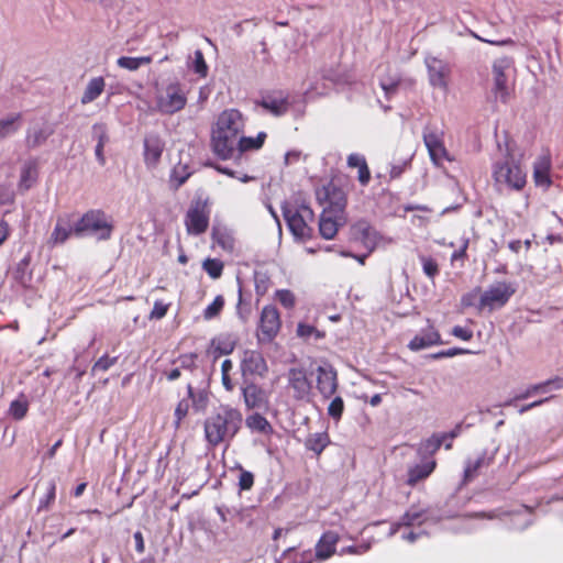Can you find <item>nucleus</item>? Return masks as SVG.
I'll use <instances>...</instances> for the list:
<instances>
[{
	"mask_svg": "<svg viewBox=\"0 0 563 563\" xmlns=\"http://www.w3.org/2000/svg\"><path fill=\"white\" fill-rule=\"evenodd\" d=\"M13 191L9 187L0 185V206L10 205L13 202Z\"/></svg>",
	"mask_w": 563,
	"mask_h": 563,
	"instance_id": "obj_63",
	"label": "nucleus"
},
{
	"mask_svg": "<svg viewBox=\"0 0 563 563\" xmlns=\"http://www.w3.org/2000/svg\"><path fill=\"white\" fill-rule=\"evenodd\" d=\"M283 214L288 229L297 240L309 239L312 228L309 222L313 221V211L309 206L301 205L299 208L283 207Z\"/></svg>",
	"mask_w": 563,
	"mask_h": 563,
	"instance_id": "obj_5",
	"label": "nucleus"
},
{
	"mask_svg": "<svg viewBox=\"0 0 563 563\" xmlns=\"http://www.w3.org/2000/svg\"><path fill=\"white\" fill-rule=\"evenodd\" d=\"M187 97L178 82L169 84L156 97V108L163 114H174L185 108Z\"/></svg>",
	"mask_w": 563,
	"mask_h": 563,
	"instance_id": "obj_9",
	"label": "nucleus"
},
{
	"mask_svg": "<svg viewBox=\"0 0 563 563\" xmlns=\"http://www.w3.org/2000/svg\"><path fill=\"white\" fill-rule=\"evenodd\" d=\"M165 142L158 134L151 133L144 137V163L147 168H154L161 161Z\"/></svg>",
	"mask_w": 563,
	"mask_h": 563,
	"instance_id": "obj_19",
	"label": "nucleus"
},
{
	"mask_svg": "<svg viewBox=\"0 0 563 563\" xmlns=\"http://www.w3.org/2000/svg\"><path fill=\"white\" fill-rule=\"evenodd\" d=\"M423 142L429 152L431 161L441 165L443 159H449L448 151L444 147L442 135L427 126L423 131Z\"/></svg>",
	"mask_w": 563,
	"mask_h": 563,
	"instance_id": "obj_17",
	"label": "nucleus"
},
{
	"mask_svg": "<svg viewBox=\"0 0 563 563\" xmlns=\"http://www.w3.org/2000/svg\"><path fill=\"white\" fill-rule=\"evenodd\" d=\"M202 267L212 279L219 278L223 272V263L218 258L205 260Z\"/></svg>",
	"mask_w": 563,
	"mask_h": 563,
	"instance_id": "obj_46",
	"label": "nucleus"
},
{
	"mask_svg": "<svg viewBox=\"0 0 563 563\" xmlns=\"http://www.w3.org/2000/svg\"><path fill=\"white\" fill-rule=\"evenodd\" d=\"M400 84V78H380L379 79V86L380 88L384 90L385 92V97L387 99H390L396 92H397V89H398V86Z\"/></svg>",
	"mask_w": 563,
	"mask_h": 563,
	"instance_id": "obj_52",
	"label": "nucleus"
},
{
	"mask_svg": "<svg viewBox=\"0 0 563 563\" xmlns=\"http://www.w3.org/2000/svg\"><path fill=\"white\" fill-rule=\"evenodd\" d=\"M551 159L549 155H541L533 164V180L536 186L549 188L552 184L550 177Z\"/></svg>",
	"mask_w": 563,
	"mask_h": 563,
	"instance_id": "obj_29",
	"label": "nucleus"
},
{
	"mask_svg": "<svg viewBox=\"0 0 563 563\" xmlns=\"http://www.w3.org/2000/svg\"><path fill=\"white\" fill-rule=\"evenodd\" d=\"M271 277L264 271H255L254 272V285L255 292L257 297H263L271 287Z\"/></svg>",
	"mask_w": 563,
	"mask_h": 563,
	"instance_id": "obj_39",
	"label": "nucleus"
},
{
	"mask_svg": "<svg viewBox=\"0 0 563 563\" xmlns=\"http://www.w3.org/2000/svg\"><path fill=\"white\" fill-rule=\"evenodd\" d=\"M277 300L287 309H290L295 306V296L288 289H279L276 291Z\"/></svg>",
	"mask_w": 563,
	"mask_h": 563,
	"instance_id": "obj_57",
	"label": "nucleus"
},
{
	"mask_svg": "<svg viewBox=\"0 0 563 563\" xmlns=\"http://www.w3.org/2000/svg\"><path fill=\"white\" fill-rule=\"evenodd\" d=\"M52 134L53 130L46 124L30 128L26 132L25 144L29 148H36L44 144Z\"/></svg>",
	"mask_w": 563,
	"mask_h": 563,
	"instance_id": "obj_31",
	"label": "nucleus"
},
{
	"mask_svg": "<svg viewBox=\"0 0 563 563\" xmlns=\"http://www.w3.org/2000/svg\"><path fill=\"white\" fill-rule=\"evenodd\" d=\"M451 333L455 338H459L463 341H470L473 339V331L471 329L463 328L461 325L453 327Z\"/></svg>",
	"mask_w": 563,
	"mask_h": 563,
	"instance_id": "obj_62",
	"label": "nucleus"
},
{
	"mask_svg": "<svg viewBox=\"0 0 563 563\" xmlns=\"http://www.w3.org/2000/svg\"><path fill=\"white\" fill-rule=\"evenodd\" d=\"M316 387L324 399L331 398L338 390V372L331 364L320 365L316 369Z\"/></svg>",
	"mask_w": 563,
	"mask_h": 563,
	"instance_id": "obj_15",
	"label": "nucleus"
},
{
	"mask_svg": "<svg viewBox=\"0 0 563 563\" xmlns=\"http://www.w3.org/2000/svg\"><path fill=\"white\" fill-rule=\"evenodd\" d=\"M32 252L27 251L24 256L12 268V277L23 288H30L33 280L31 268Z\"/></svg>",
	"mask_w": 563,
	"mask_h": 563,
	"instance_id": "obj_24",
	"label": "nucleus"
},
{
	"mask_svg": "<svg viewBox=\"0 0 563 563\" xmlns=\"http://www.w3.org/2000/svg\"><path fill=\"white\" fill-rule=\"evenodd\" d=\"M242 395L249 409L264 408L268 404L266 391L253 382L244 380Z\"/></svg>",
	"mask_w": 563,
	"mask_h": 563,
	"instance_id": "obj_21",
	"label": "nucleus"
},
{
	"mask_svg": "<svg viewBox=\"0 0 563 563\" xmlns=\"http://www.w3.org/2000/svg\"><path fill=\"white\" fill-rule=\"evenodd\" d=\"M113 224L104 211L91 209L84 213L75 223V236H96L98 241H107L111 238Z\"/></svg>",
	"mask_w": 563,
	"mask_h": 563,
	"instance_id": "obj_4",
	"label": "nucleus"
},
{
	"mask_svg": "<svg viewBox=\"0 0 563 563\" xmlns=\"http://www.w3.org/2000/svg\"><path fill=\"white\" fill-rule=\"evenodd\" d=\"M91 135H92V139L97 142L96 147H95L96 158H97L98 163L100 164V166H104L107 161H106V156L103 153V147L110 141L107 124L103 122L95 123L91 128Z\"/></svg>",
	"mask_w": 563,
	"mask_h": 563,
	"instance_id": "obj_27",
	"label": "nucleus"
},
{
	"mask_svg": "<svg viewBox=\"0 0 563 563\" xmlns=\"http://www.w3.org/2000/svg\"><path fill=\"white\" fill-rule=\"evenodd\" d=\"M240 369L244 380H247V376L264 377L268 372V366L260 351L245 350L241 358Z\"/></svg>",
	"mask_w": 563,
	"mask_h": 563,
	"instance_id": "obj_14",
	"label": "nucleus"
},
{
	"mask_svg": "<svg viewBox=\"0 0 563 563\" xmlns=\"http://www.w3.org/2000/svg\"><path fill=\"white\" fill-rule=\"evenodd\" d=\"M312 333H316L317 336H320V333L318 332V330L312 327V325H309V324H305V323H299L298 327H297V334L298 336L300 338H309Z\"/></svg>",
	"mask_w": 563,
	"mask_h": 563,
	"instance_id": "obj_64",
	"label": "nucleus"
},
{
	"mask_svg": "<svg viewBox=\"0 0 563 563\" xmlns=\"http://www.w3.org/2000/svg\"><path fill=\"white\" fill-rule=\"evenodd\" d=\"M118 362V357H109L108 355H102L92 366V372H107L111 366H113Z\"/></svg>",
	"mask_w": 563,
	"mask_h": 563,
	"instance_id": "obj_55",
	"label": "nucleus"
},
{
	"mask_svg": "<svg viewBox=\"0 0 563 563\" xmlns=\"http://www.w3.org/2000/svg\"><path fill=\"white\" fill-rule=\"evenodd\" d=\"M512 60L508 57L498 58L493 64V93L495 99L507 102L510 96V87L508 85V71L511 68Z\"/></svg>",
	"mask_w": 563,
	"mask_h": 563,
	"instance_id": "obj_11",
	"label": "nucleus"
},
{
	"mask_svg": "<svg viewBox=\"0 0 563 563\" xmlns=\"http://www.w3.org/2000/svg\"><path fill=\"white\" fill-rule=\"evenodd\" d=\"M188 411H189L188 399H181L177 404L175 412H174V417H175L174 424H175L176 429H178L180 427V423H181L183 419L188 415Z\"/></svg>",
	"mask_w": 563,
	"mask_h": 563,
	"instance_id": "obj_54",
	"label": "nucleus"
},
{
	"mask_svg": "<svg viewBox=\"0 0 563 563\" xmlns=\"http://www.w3.org/2000/svg\"><path fill=\"white\" fill-rule=\"evenodd\" d=\"M498 449L484 450L476 457H468L465 461V467L463 472V483L467 484L475 479L483 470L488 468L496 456Z\"/></svg>",
	"mask_w": 563,
	"mask_h": 563,
	"instance_id": "obj_16",
	"label": "nucleus"
},
{
	"mask_svg": "<svg viewBox=\"0 0 563 563\" xmlns=\"http://www.w3.org/2000/svg\"><path fill=\"white\" fill-rule=\"evenodd\" d=\"M435 461L431 460L422 464H417L408 470L407 484L411 487L416 486L419 482L428 478L435 468Z\"/></svg>",
	"mask_w": 563,
	"mask_h": 563,
	"instance_id": "obj_30",
	"label": "nucleus"
},
{
	"mask_svg": "<svg viewBox=\"0 0 563 563\" xmlns=\"http://www.w3.org/2000/svg\"><path fill=\"white\" fill-rule=\"evenodd\" d=\"M287 389L297 401H310L312 382L303 367H290L287 372Z\"/></svg>",
	"mask_w": 563,
	"mask_h": 563,
	"instance_id": "obj_10",
	"label": "nucleus"
},
{
	"mask_svg": "<svg viewBox=\"0 0 563 563\" xmlns=\"http://www.w3.org/2000/svg\"><path fill=\"white\" fill-rule=\"evenodd\" d=\"M516 292V287L511 283L497 282L490 285L481 296L478 309H488L493 311L507 305L509 299Z\"/></svg>",
	"mask_w": 563,
	"mask_h": 563,
	"instance_id": "obj_6",
	"label": "nucleus"
},
{
	"mask_svg": "<svg viewBox=\"0 0 563 563\" xmlns=\"http://www.w3.org/2000/svg\"><path fill=\"white\" fill-rule=\"evenodd\" d=\"M429 82L433 88L448 90L451 67L449 63L434 56L426 57Z\"/></svg>",
	"mask_w": 563,
	"mask_h": 563,
	"instance_id": "obj_13",
	"label": "nucleus"
},
{
	"mask_svg": "<svg viewBox=\"0 0 563 563\" xmlns=\"http://www.w3.org/2000/svg\"><path fill=\"white\" fill-rule=\"evenodd\" d=\"M316 198L322 210H331L334 213H344L346 207V192L344 189L335 184L333 180L327 185L317 188Z\"/></svg>",
	"mask_w": 563,
	"mask_h": 563,
	"instance_id": "obj_8",
	"label": "nucleus"
},
{
	"mask_svg": "<svg viewBox=\"0 0 563 563\" xmlns=\"http://www.w3.org/2000/svg\"><path fill=\"white\" fill-rule=\"evenodd\" d=\"M563 388V377H554L543 383L529 386L525 391L516 395L505 402V406H514L517 400H523L538 393H547L550 389Z\"/></svg>",
	"mask_w": 563,
	"mask_h": 563,
	"instance_id": "obj_26",
	"label": "nucleus"
},
{
	"mask_svg": "<svg viewBox=\"0 0 563 563\" xmlns=\"http://www.w3.org/2000/svg\"><path fill=\"white\" fill-rule=\"evenodd\" d=\"M75 223L74 214L65 213L59 216L48 243L51 245L64 244L71 235H75Z\"/></svg>",
	"mask_w": 563,
	"mask_h": 563,
	"instance_id": "obj_18",
	"label": "nucleus"
},
{
	"mask_svg": "<svg viewBox=\"0 0 563 563\" xmlns=\"http://www.w3.org/2000/svg\"><path fill=\"white\" fill-rule=\"evenodd\" d=\"M351 239L361 242L372 251L377 243L378 234L374 228L362 220L351 227Z\"/></svg>",
	"mask_w": 563,
	"mask_h": 563,
	"instance_id": "obj_22",
	"label": "nucleus"
},
{
	"mask_svg": "<svg viewBox=\"0 0 563 563\" xmlns=\"http://www.w3.org/2000/svg\"><path fill=\"white\" fill-rule=\"evenodd\" d=\"M56 497V483L54 479H51L47 483L46 494L38 501L37 510H47L51 505L54 503Z\"/></svg>",
	"mask_w": 563,
	"mask_h": 563,
	"instance_id": "obj_45",
	"label": "nucleus"
},
{
	"mask_svg": "<svg viewBox=\"0 0 563 563\" xmlns=\"http://www.w3.org/2000/svg\"><path fill=\"white\" fill-rule=\"evenodd\" d=\"M329 442V435L325 432L313 433L307 438L306 448L320 455Z\"/></svg>",
	"mask_w": 563,
	"mask_h": 563,
	"instance_id": "obj_37",
	"label": "nucleus"
},
{
	"mask_svg": "<svg viewBox=\"0 0 563 563\" xmlns=\"http://www.w3.org/2000/svg\"><path fill=\"white\" fill-rule=\"evenodd\" d=\"M282 321L276 307L265 306L261 312L257 338L260 342H271L278 334Z\"/></svg>",
	"mask_w": 563,
	"mask_h": 563,
	"instance_id": "obj_12",
	"label": "nucleus"
},
{
	"mask_svg": "<svg viewBox=\"0 0 563 563\" xmlns=\"http://www.w3.org/2000/svg\"><path fill=\"white\" fill-rule=\"evenodd\" d=\"M36 167L33 163H27L23 166L21 172L20 187L25 190L30 189L32 184L36 180Z\"/></svg>",
	"mask_w": 563,
	"mask_h": 563,
	"instance_id": "obj_40",
	"label": "nucleus"
},
{
	"mask_svg": "<svg viewBox=\"0 0 563 563\" xmlns=\"http://www.w3.org/2000/svg\"><path fill=\"white\" fill-rule=\"evenodd\" d=\"M168 311V305L157 300L154 302V307L150 313V319L159 320L166 316Z\"/></svg>",
	"mask_w": 563,
	"mask_h": 563,
	"instance_id": "obj_58",
	"label": "nucleus"
},
{
	"mask_svg": "<svg viewBox=\"0 0 563 563\" xmlns=\"http://www.w3.org/2000/svg\"><path fill=\"white\" fill-rule=\"evenodd\" d=\"M242 426V415L230 406H220L205 421V435L208 443L217 446L230 441Z\"/></svg>",
	"mask_w": 563,
	"mask_h": 563,
	"instance_id": "obj_3",
	"label": "nucleus"
},
{
	"mask_svg": "<svg viewBox=\"0 0 563 563\" xmlns=\"http://www.w3.org/2000/svg\"><path fill=\"white\" fill-rule=\"evenodd\" d=\"M233 368V363L231 360L227 358L221 364V379L222 385L228 391H232L234 389V384L230 377V372Z\"/></svg>",
	"mask_w": 563,
	"mask_h": 563,
	"instance_id": "obj_49",
	"label": "nucleus"
},
{
	"mask_svg": "<svg viewBox=\"0 0 563 563\" xmlns=\"http://www.w3.org/2000/svg\"><path fill=\"white\" fill-rule=\"evenodd\" d=\"M29 410L26 400L15 399L11 402L9 412L15 420L23 419Z\"/></svg>",
	"mask_w": 563,
	"mask_h": 563,
	"instance_id": "obj_50",
	"label": "nucleus"
},
{
	"mask_svg": "<svg viewBox=\"0 0 563 563\" xmlns=\"http://www.w3.org/2000/svg\"><path fill=\"white\" fill-rule=\"evenodd\" d=\"M426 519V511L410 508L401 516L404 527H411L416 523L421 525Z\"/></svg>",
	"mask_w": 563,
	"mask_h": 563,
	"instance_id": "obj_42",
	"label": "nucleus"
},
{
	"mask_svg": "<svg viewBox=\"0 0 563 563\" xmlns=\"http://www.w3.org/2000/svg\"><path fill=\"white\" fill-rule=\"evenodd\" d=\"M444 442V437H441L440 433H434L427 440L422 441L419 446V454L426 455V454H434Z\"/></svg>",
	"mask_w": 563,
	"mask_h": 563,
	"instance_id": "obj_38",
	"label": "nucleus"
},
{
	"mask_svg": "<svg viewBox=\"0 0 563 563\" xmlns=\"http://www.w3.org/2000/svg\"><path fill=\"white\" fill-rule=\"evenodd\" d=\"M21 114L10 115L0 120V141L13 135L21 128Z\"/></svg>",
	"mask_w": 563,
	"mask_h": 563,
	"instance_id": "obj_34",
	"label": "nucleus"
},
{
	"mask_svg": "<svg viewBox=\"0 0 563 563\" xmlns=\"http://www.w3.org/2000/svg\"><path fill=\"white\" fill-rule=\"evenodd\" d=\"M471 351L461 347H451L448 350L440 351L433 355L434 358L453 357L461 354H467Z\"/></svg>",
	"mask_w": 563,
	"mask_h": 563,
	"instance_id": "obj_61",
	"label": "nucleus"
},
{
	"mask_svg": "<svg viewBox=\"0 0 563 563\" xmlns=\"http://www.w3.org/2000/svg\"><path fill=\"white\" fill-rule=\"evenodd\" d=\"M266 136L267 135L265 132H260L256 135V137L241 136L239 139V144L236 147L235 155L239 156L246 151L260 150L263 146Z\"/></svg>",
	"mask_w": 563,
	"mask_h": 563,
	"instance_id": "obj_33",
	"label": "nucleus"
},
{
	"mask_svg": "<svg viewBox=\"0 0 563 563\" xmlns=\"http://www.w3.org/2000/svg\"><path fill=\"white\" fill-rule=\"evenodd\" d=\"M209 217L208 200L201 197L195 198L185 217L187 232L191 235L205 233L209 225Z\"/></svg>",
	"mask_w": 563,
	"mask_h": 563,
	"instance_id": "obj_7",
	"label": "nucleus"
},
{
	"mask_svg": "<svg viewBox=\"0 0 563 563\" xmlns=\"http://www.w3.org/2000/svg\"><path fill=\"white\" fill-rule=\"evenodd\" d=\"M223 306H224L223 297L221 295L217 296L213 299V301L209 306H207V308L205 309L203 318L206 320H211V319L216 318L217 316H219V313L223 309Z\"/></svg>",
	"mask_w": 563,
	"mask_h": 563,
	"instance_id": "obj_47",
	"label": "nucleus"
},
{
	"mask_svg": "<svg viewBox=\"0 0 563 563\" xmlns=\"http://www.w3.org/2000/svg\"><path fill=\"white\" fill-rule=\"evenodd\" d=\"M153 60L152 56L130 57L121 56L117 60V65L120 68L128 69L130 71L137 70L141 66L148 65Z\"/></svg>",
	"mask_w": 563,
	"mask_h": 563,
	"instance_id": "obj_35",
	"label": "nucleus"
},
{
	"mask_svg": "<svg viewBox=\"0 0 563 563\" xmlns=\"http://www.w3.org/2000/svg\"><path fill=\"white\" fill-rule=\"evenodd\" d=\"M340 541L338 532L329 530L325 531L316 544L314 558L317 561H325L330 559L336 549V544Z\"/></svg>",
	"mask_w": 563,
	"mask_h": 563,
	"instance_id": "obj_23",
	"label": "nucleus"
},
{
	"mask_svg": "<svg viewBox=\"0 0 563 563\" xmlns=\"http://www.w3.org/2000/svg\"><path fill=\"white\" fill-rule=\"evenodd\" d=\"M104 86L106 82L103 77L91 78L86 86V89L80 98V102L82 104H88L95 101L103 92Z\"/></svg>",
	"mask_w": 563,
	"mask_h": 563,
	"instance_id": "obj_32",
	"label": "nucleus"
},
{
	"mask_svg": "<svg viewBox=\"0 0 563 563\" xmlns=\"http://www.w3.org/2000/svg\"><path fill=\"white\" fill-rule=\"evenodd\" d=\"M192 68L195 70V73L200 75V76H206L207 75L208 67H207V64L205 62V57H203V54H202L201 51H196L195 52V57H194V62H192Z\"/></svg>",
	"mask_w": 563,
	"mask_h": 563,
	"instance_id": "obj_56",
	"label": "nucleus"
},
{
	"mask_svg": "<svg viewBox=\"0 0 563 563\" xmlns=\"http://www.w3.org/2000/svg\"><path fill=\"white\" fill-rule=\"evenodd\" d=\"M190 173L187 172V166L177 165L170 174V184L175 190L179 189L189 178Z\"/></svg>",
	"mask_w": 563,
	"mask_h": 563,
	"instance_id": "obj_41",
	"label": "nucleus"
},
{
	"mask_svg": "<svg viewBox=\"0 0 563 563\" xmlns=\"http://www.w3.org/2000/svg\"><path fill=\"white\" fill-rule=\"evenodd\" d=\"M345 222L344 213H334L331 210H322L319 221V232L325 240H331L335 236L339 227Z\"/></svg>",
	"mask_w": 563,
	"mask_h": 563,
	"instance_id": "obj_20",
	"label": "nucleus"
},
{
	"mask_svg": "<svg viewBox=\"0 0 563 563\" xmlns=\"http://www.w3.org/2000/svg\"><path fill=\"white\" fill-rule=\"evenodd\" d=\"M420 262L422 264L423 273L431 279L439 274V265L435 260L430 256L420 255Z\"/></svg>",
	"mask_w": 563,
	"mask_h": 563,
	"instance_id": "obj_51",
	"label": "nucleus"
},
{
	"mask_svg": "<svg viewBox=\"0 0 563 563\" xmlns=\"http://www.w3.org/2000/svg\"><path fill=\"white\" fill-rule=\"evenodd\" d=\"M344 411V401L342 397H334L328 406V415L334 421H340Z\"/></svg>",
	"mask_w": 563,
	"mask_h": 563,
	"instance_id": "obj_48",
	"label": "nucleus"
},
{
	"mask_svg": "<svg viewBox=\"0 0 563 563\" xmlns=\"http://www.w3.org/2000/svg\"><path fill=\"white\" fill-rule=\"evenodd\" d=\"M499 156L492 165V176L495 187L499 190L521 191L527 184V173L520 157L514 151V144L506 141L497 144Z\"/></svg>",
	"mask_w": 563,
	"mask_h": 563,
	"instance_id": "obj_1",
	"label": "nucleus"
},
{
	"mask_svg": "<svg viewBox=\"0 0 563 563\" xmlns=\"http://www.w3.org/2000/svg\"><path fill=\"white\" fill-rule=\"evenodd\" d=\"M439 343H441L440 333L432 325H429L409 342L408 347L411 351H420Z\"/></svg>",
	"mask_w": 563,
	"mask_h": 563,
	"instance_id": "obj_28",
	"label": "nucleus"
},
{
	"mask_svg": "<svg viewBox=\"0 0 563 563\" xmlns=\"http://www.w3.org/2000/svg\"><path fill=\"white\" fill-rule=\"evenodd\" d=\"M244 129L242 113L236 109L223 111L212 130L211 146L221 159L235 157L239 139Z\"/></svg>",
	"mask_w": 563,
	"mask_h": 563,
	"instance_id": "obj_2",
	"label": "nucleus"
},
{
	"mask_svg": "<svg viewBox=\"0 0 563 563\" xmlns=\"http://www.w3.org/2000/svg\"><path fill=\"white\" fill-rule=\"evenodd\" d=\"M238 470L240 471L238 484L240 490H250L254 485V474L244 470L242 465H238Z\"/></svg>",
	"mask_w": 563,
	"mask_h": 563,
	"instance_id": "obj_53",
	"label": "nucleus"
},
{
	"mask_svg": "<svg viewBox=\"0 0 563 563\" xmlns=\"http://www.w3.org/2000/svg\"><path fill=\"white\" fill-rule=\"evenodd\" d=\"M256 104L275 117L284 115L289 109L288 98L283 92L263 96L261 100L256 101Z\"/></svg>",
	"mask_w": 563,
	"mask_h": 563,
	"instance_id": "obj_25",
	"label": "nucleus"
},
{
	"mask_svg": "<svg viewBox=\"0 0 563 563\" xmlns=\"http://www.w3.org/2000/svg\"><path fill=\"white\" fill-rule=\"evenodd\" d=\"M196 358H197V355L191 353V354H186V355H181L179 358H178V363H179V368L180 369H190L192 371L194 368H196Z\"/></svg>",
	"mask_w": 563,
	"mask_h": 563,
	"instance_id": "obj_59",
	"label": "nucleus"
},
{
	"mask_svg": "<svg viewBox=\"0 0 563 563\" xmlns=\"http://www.w3.org/2000/svg\"><path fill=\"white\" fill-rule=\"evenodd\" d=\"M213 357L217 360L220 355L231 354L234 350L235 343L229 339L212 340Z\"/></svg>",
	"mask_w": 563,
	"mask_h": 563,
	"instance_id": "obj_44",
	"label": "nucleus"
},
{
	"mask_svg": "<svg viewBox=\"0 0 563 563\" xmlns=\"http://www.w3.org/2000/svg\"><path fill=\"white\" fill-rule=\"evenodd\" d=\"M246 426L250 429L258 431V432H267L268 430H271L269 422L267 421V419L264 416H262L260 413H254V415L247 417Z\"/></svg>",
	"mask_w": 563,
	"mask_h": 563,
	"instance_id": "obj_43",
	"label": "nucleus"
},
{
	"mask_svg": "<svg viewBox=\"0 0 563 563\" xmlns=\"http://www.w3.org/2000/svg\"><path fill=\"white\" fill-rule=\"evenodd\" d=\"M187 396L191 400L192 407L196 411H203L207 408L209 397L205 389L195 390L192 385H187Z\"/></svg>",
	"mask_w": 563,
	"mask_h": 563,
	"instance_id": "obj_36",
	"label": "nucleus"
},
{
	"mask_svg": "<svg viewBox=\"0 0 563 563\" xmlns=\"http://www.w3.org/2000/svg\"><path fill=\"white\" fill-rule=\"evenodd\" d=\"M212 236L216 240V242L220 246H222L224 250H232L233 249V240L231 239V236H229V235H227L224 233H219L216 230L213 231Z\"/></svg>",
	"mask_w": 563,
	"mask_h": 563,
	"instance_id": "obj_60",
	"label": "nucleus"
}]
</instances>
